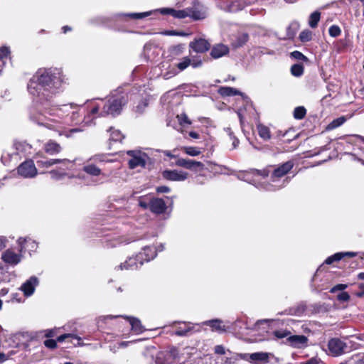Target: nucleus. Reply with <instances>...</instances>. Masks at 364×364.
<instances>
[{"instance_id":"f257e3e1","label":"nucleus","mask_w":364,"mask_h":364,"mask_svg":"<svg viewBox=\"0 0 364 364\" xmlns=\"http://www.w3.org/2000/svg\"><path fill=\"white\" fill-rule=\"evenodd\" d=\"M65 83L60 69L56 68L39 69L28 83V90L33 101L39 105L48 103Z\"/></svg>"},{"instance_id":"f03ea898","label":"nucleus","mask_w":364,"mask_h":364,"mask_svg":"<svg viewBox=\"0 0 364 364\" xmlns=\"http://www.w3.org/2000/svg\"><path fill=\"white\" fill-rule=\"evenodd\" d=\"M75 109H71L64 119L63 122H59L55 119H50V122H53L56 124H53L48 122L47 118L42 114L39 113L38 110L33 109L29 113V119L33 123L37 124L39 126H43L49 129L56 131L59 135H63L68 136L66 134L65 129V127L69 125L70 123H77L80 121L79 113L77 112V105H74Z\"/></svg>"},{"instance_id":"7ed1b4c3","label":"nucleus","mask_w":364,"mask_h":364,"mask_svg":"<svg viewBox=\"0 0 364 364\" xmlns=\"http://www.w3.org/2000/svg\"><path fill=\"white\" fill-rule=\"evenodd\" d=\"M127 98L125 95L117 93L112 95L107 100H99L92 104L90 108V114L98 116L118 115L120 114L122 107L127 104Z\"/></svg>"},{"instance_id":"20e7f679","label":"nucleus","mask_w":364,"mask_h":364,"mask_svg":"<svg viewBox=\"0 0 364 364\" xmlns=\"http://www.w3.org/2000/svg\"><path fill=\"white\" fill-rule=\"evenodd\" d=\"M294 167V163L288 161L274 168L271 173L269 182L264 186V189L274 191L285 186L289 182L288 177L284 178Z\"/></svg>"},{"instance_id":"39448f33","label":"nucleus","mask_w":364,"mask_h":364,"mask_svg":"<svg viewBox=\"0 0 364 364\" xmlns=\"http://www.w3.org/2000/svg\"><path fill=\"white\" fill-rule=\"evenodd\" d=\"M51 100L44 105H41L43 107V109L45 112L49 115V117L45 115V114L42 113L39 108H32L30 111V112L33 110L36 109L38 111L39 113L43 114L47 119L48 120V122L53 124H56L53 122H50V119H55L59 122H63L64 121V119L66 117V114L71 110L75 108L74 106V104H66L60 106H54L50 107Z\"/></svg>"},{"instance_id":"423d86ee","label":"nucleus","mask_w":364,"mask_h":364,"mask_svg":"<svg viewBox=\"0 0 364 364\" xmlns=\"http://www.w3.org/2000/svg\"><path fill=\"white\" fill-rule=\"evenodd\" d=\"M139 205L144 209L149 208L152 213L156 214H161L166 209V204L163 199L149 195L139 198Z\"/></svg>"},{"instance_id":"0eeeda50","label":"nucleus","mask_w":364,"mask_h":364,"mask_svg":"<svg viewBox=\"0 0 364 364\" xmlns=\"http://www.w3.org/2000/svg\"><path fill=\"white\" fill-rule=\"evenodd\" d=\"M327 353L333 357L341 356L348 352V346L342 340L333 338L328 341Z\"/></svg>"},{"instance_id":"6e6552de","label":"nucleus","mask_w":364,"mask_h":364,"mask_svg":"<svg viewBox=\"0 0 364 364\" xmlns=\"http://www.w3.org/2000/svg\"><path fill=\"white\" fill-rule=\"evenodd\" d=\"M127 154L131 157L128 161L130 168L134 169L137 167L144 168L149 159V156L144 152L139 150L128 151Z\"/></svg>"},{"instance_id":"1a4fd4ad","label":"nucleus","mask_w":364,"mask_h":364,"mask_svg":"<svg viewBox=\"0 0 364 364\" xmlns=\"http://www.w3.org/2000/svg\"><path fill=\"white\" fill-rule=\"evenodd\" d=\"M189 17L195 21L203 20L207 17L208 9L198 1H194L191 7H188Z\"/></svg>"},{"instance_id":"9d476101","label":"nucleus","mask_w":364,"mask_h":364,"mask_svg":"<svg viewBox=\"0 0 364 364\" xmlns=\"http://www.w3.org/2000/svg\"><path fill=\"white\" fill-rule=\"evenodd\" d=\"M177 166L182 167L193 171H200L205 169V164L200 161L192 159L178 158L175 162Z\"/></svg>"},{"instance_id":"9b49d317","label":"nucleus","mask_w":364,"mask_h":364,"mask_svg":"<svg viewBox=\"0 0 364 364\" xmlns=\"http://www.w3.org/2000/svg\"><path fill=\"white\" fill-rule=\"evenodd\" d=\"M269 353L265 352H257L253 353L241 354V359L252 364H265L269 362Z\"/></svg>"},{"instance_id":"f8f14e48","label":"nucleus","mask_w":364,"mask_h":364,"mask_svg":"<svg viewBox=\"0 0 364 364\" xmlns=\"http://www.w3.org/2000/svg\"><path fill=\"white\" fill-rule=\"evenodd\" d=\"M18 173L23 178H33L37 175V168L32 160H27L19 165Z\"/></svg>"},{"instance_id":"ddd939ff","label":"nucleus","mask_w":364,"mask_h":364,"mask_svg":"<svg viewBox=\"0 0 364 364\" xmlns=\"http://www.w3.org/2000/svg\"><path fill=\"white\" fill-rule=\"evenodd\" d=\"M163 250V245H160L157 250L153 247H144L137 255L138 259H139V264L142 265L144 262H149L153 259L156 256V251H162Z\"/></svg>"},{"instance_id":"4468645a","label":"nucleus","mask_w":364,"mask_h":364,"mask_svg":"<svg viewBox=\"0 0 364 364\" xmlns=\"http://www.w3.org/2000/svg\"><path fill=\"white\" fill-rule=\"evenodd\" d=\"M270 173V171L268 169H263V170H257V169H252L248 171H245L243 173H242L240 176H238V178L241 180L247 181L250 183H255L257 179L256 178H258L259 176H262V178H265L269 176Z\"/></svg>"},{"instance_id":"2eb2a0df","label":"nucleus","mask_w":364,"mask_h":364,"mask_svg":"<svg viewBox=\"0 0 364 364\" xmlns=\"http://www.w3.org/2000/svg\"><path fill=\"white\" fill-rule=\"evenodd\" d=\"M163 177L171 181H184L188 178V173L180 170H165L162 173Z\"/></svg>"},{"instance_id":"dca6fc26","label":"nucleus","mask_w":364,"mask_h":364,"mask_svg":"<svg viewBox=\"0 0 364 364\" xmlns=\"http://www.w3.org/2000/svg\"><path fill=\"white\" fill-rule=\"evenodd\" d=\"M1 259L5 263L14 266L21 262V255L16 254L11 250L9 249L2 254Z\"/></svg>"},{"instance_id":"f3484780","label":"nucleus","mask_w":364,"mask_h":364,"mask_svg":"<svg viewBox=\"0 0 364 364\" xmlns=\"http://www.w3.org/2000/svg\"><path fill=\"white\" fill-rule=\"evenodd\" d=\"M38 283V281L37 277H31L21 285V290L23 292L26 296H30L34 293Z\"/></svg>"},{"instance_id":"a211bd4d","label":"nucleus","mask_w":364,"mask_h":364,"mask_svg":"<svg viewBox=\"0 0 364 364\" xmlns=\"http://www.w3.org/2000/svg\"><path fill=\"white\" fill-rule=\"evenodd\" d=\"M190 47L196 53H202L209 50L210 44L205 39L199 38L191 42Z\"/></svg>"},{"instance_id":"6ab92c4d","label":"nucleus","mask_w":364,"mask_h":364,"mask_svg":"<svg viewBox=\"0 0 364 364\" xmlns=\"http://www.w3.org/2000/svg\"><path fill=\"white\" fill-rule=\"evenodd\" d=\"M140 266L139 259L136 255V257H129L127 260L124 263L120 264L115 269L120 270H134L138 269Z\"/></svg>"},{"instance_id":"aec40b11","label":"nucleus","mask_w":364,"mask_h":364,"mask_svg":"<svg viewBox=\"0 0 364 364\" xmlns=\"http://www.w3.org/2000/svg\"><path fill=\"white\" fill-rule=\"evenodd\" d=\"M290 345L296 348H301L307 346L308 338L304 335L291 336L287 338Z\"/></svg>"},{"instance_id":"412c9836","label":"nucleus","mask_w":364,"mask_h":364,"mask_svg":"<svg viewBox=\"0 0 364 364\" xmlns=\"http://www.w3.org/2000/svg\"><path fill=\"white\" fill-rule=\"evenodd\" d=\"M36 159L37 165L39 167L43 168H48L59 163H62L64 165L71 163V161L68 159H48L46 158H43L42 159H38L37 157Z\"/></svg>"},{"instance_id":"4be33fe9","label":"nucleus","mask_w":364,"mask_h":364,"mask_svg":"<svg viewBox=\"0 0 364 364\" xmlns=\"http://www.w3.org/2000/svg\"><path fill=\"white\" fill-rule=\"evenodd\" d=\"M228 53L229 48L227 46L218 44L213 46L211 50L210 55L213 58L217 59L227 55Z\"/></svg>"},{"instance_id":"5701e85b","label":"nucleus","mask_w":364,"mask_h":364,"mask_svg":"<svg viewBox=\"0 0 364 364\" xmlns=\"http://www.w3.org/2000/svg\"><path fill=\"white\" fill-rule=\"evenodd\" d=\"M358 255L357 252H337L330 257H328L324 262V263L327 264H331L333 262L340 261L344 257H355Z\"/></svg>"},{"instance_id":"b1692460","label":"nucleus","mask_w":364,"mask_h":364,"mask_svg":"<svg viewBox=\"0 0 364 364\" xmlns=\"http://www.w3.org/2000/svg\"><path fill=\"white\" fill-rule=\"evenodd\" d=\"M44 150L47 154L53 155L58 154L61 151V146L55 141L49 140L47 143L45 144Z\"/></svg>"},{"instance_id":"393cba45","label":"nucleus","mask_w":364,"mask_h":364,"mask_svg":"<svg viewBox=\"0 0 364 364\" xmlns=\"http://www.w3.org/2000/svg\"><path fill=\"white\" fill-rule=\"evenodd\" d=\"M126 319L129 321L131 329L133 332H134L136 334H139L142 333L144 331V328L143 326L141 323V321L134 317H126Z\"/></svg>"},{"instance_id":"a878e982","label":"nucleus","mask_w":364,"mask_h":364,"mask_svg":"<svg viewBox=\"0 0 364 364\" xmlns=\"http://www.w3.org/2000/svg\"><path fill=\"white\" fill-rule=\"evenodd\" d=\"M87 164L85 165L82 170L87 174L92 176H98L102 174L101 169L97 167L95 164L92 161H89Z\"/></svg>"},{"instance_id":"bb28decb","label":"nucleus","mask_w":364,"mask_h":364,"mask_svg":"<svg viewBox=\"0 0 364 364\" xmlns=\"http://www.w3.org/2000/svg\"><path fill=\"white\" fill-rule=\"evenodd\" d=\"M249 40L247 33H238L234 39H232V44L235 48H240L243 46Z\"/></svg>"},{"instance_id":"cd10ccee","label":"nucleus","mask_w":364,"mask_h":364,"mask_svg":"<svg viewBox=\"0 0 364 364\" xmlns=\"http://www.w3.org/2000/svg\"><path fill=\"white\" fill-rule=\"evenodd\" d=\"M10 53V49L7 46H2L0 48V75L3 70V68L5 65V59L7 58Z\"/></svg>"},{"instance_id":"c85d7f7f","label":"nucleus","mask_w":364,"mask_h":364,"mask_svg":"<svg viewBox=\"0 0 364 364\" xmlns=\"http://www.w3.org/2000/svg\"><path fill=\"white\" fill-rule=\"evenodd\" d=\"M257 128L258 134L262 139L264 140H269L271 138L270 131L267 127L262 124H259Z\"/></svg>"},{"instance_id":"c756f323","label":"nucleus","mask_w":364,"mask_h":364,"mask_svg":"<svg viewBox=\"0 0 364 364\" xmlns=\"http://www.w3.org/2000/svg\"><path fill=\"white\" fill-rule=\"evenodd\" d=\"M205 323L208 326H210L213 331L223 332L225 331L224 326H222V321L218 319L210 320L205 321Z\"/></svg>"},{"instance_id":"7c9ffc66","label":"nucleus","mask_w":364,"mask_h":364,"mask_svg":"<svg viewBox=\"0 0 364 364\" xmlns=\"http://www.w3.org/2000/svg\"><path fill=\"white\" fill-rule=\"evenodd\" d=\"M219 93L222 96H235L237 95H241L240 91L233 87H221L219 89Z\"/></svg>"},{"instance_id":"2f4dec72","label":"nucleus","mask_w":364,"mask_h":364,"mask_svg":"<svg viewBox=\"0 0 364 364\" xmlns=\"http://www.w3.org/2000/svg\"><path fill=\"white\" fill-rule=\"evenodd\" d=\"M108 132H109V140L111 141H120L124 138L123 134L119 129L110 127Z\"/></svg>"},{"instance_id":"473e14b6","label":"nucleus","mask_w":364,"mask_h":364,"mask_svg":"<svg viewBox=\"0 0 364 364\" xmlns=\"http://www.w3.org/2000/svg\"><path fill=\"white\" fill-rule=\"evenodd\" d=\"M321 18V13L319 11L313 12L309 18V25L311 28H314L318 26V23L319 22Z\"/></svg>"},{"instance_id":"72a5a7b5","label":"nucleus","mask_w":364,"mask_h":364,"mask_svg":"<svg viewBox=\"0 0 364 364\" xmlns=\"http://www.w3.org/2000/svg\"><path fill=\"white\" fill-rule=\"evenodd\" d=\"M181 150L191 156H197L201 154L200 149L196 146H183Z\"/></svg>"},{"instance_id":"f704fd0d","label":"nucleus","mask_w":364,"mask_h":364,"mask_svg":"<svg viewBox=\"0 0 364 364\" xmlns=\"http://www.w3.org/2000/svg\"><path fill=\"white\" fill-rule=\"evenodd\" d=\"M346 121V119L345 117H340L337 119H333L331 123H329L326 127L328 130H332L340 126H341L343 124L345 123Z\"/></svg>"},{"instance_id":"c9c22d12","label":"nucleus","mask_w":364,"mask_h":364,"mask_svg":"<svg viewBox=\"0 0 364 364\" xmlns=\"http://www.w3.org/2000/svg\"><path fill=\"white\" fill-rule=\"evenodd\" d=\"M191 63V58L186 56L182 58L181 61L176 65L179 71H183L186 69Z\"/></svg>"},{"instance_id":"e433bc0d","label":"nucleus","mask_w":364,"mask_h":364,"mask_svg":"<svg viewBox=\"0 0 364 364\" xmlns=\"http://www.w3.org/2000/svg\"><path fill=\"white\" fill-rule=\"evenodd\" d=\"M304 68L301 64H294L291 68V73L295 77H300L304 73Z\"/></svg>"},{"instance_id":"4c0bfd02","label":"nucleus","mask_w":364,"mask_h":364,"mask_svg":"<svg viewBox=\"0 0 364 364\" xmlns=\"http://www.w3.org/2000/svg\"><path fill=\"white\" fill-rule=\"evenodd\" d=\"M89 161L92 163H102V162H111L112 161L107 159V156L105 154H95L90 157Z\"/></svg>"},{"instance_id":"58836bf2","label":"nucleus","mask_w":364,"mask_h":364,"mask_svg":"<svg viewBox=\"0 0 364 364\" xmlns=\"http://www.w3.org/2000/svg\"><path fill=\"white\" fill-rule=\"evenodd\" d=\"M60 329V328H48V329L43 330L41 332V333H42L43 337H45V338H51L55 337L57 335V333Z\"/></svg>"},{"instance_id":"ea45409f","label":"nucleus","mask_w":364,"mask_h":364,"mask_svg":"<svg viewBox=\"0 0 364 364\" xmlns=\"http://www.w3.org/2000/svg\"><path fill=\"white\" fill-rule=\"evenodd\" d=\"M242 353H235L230 357H227L223 362V364H237V361L241 359Z\"/></svg>"},{"instance_id":"a19ab883","label":"nucleus","mask_w":364,"mask_h":364,"mask_svg":"<svg viewBox=\"0 0 364 364\" xmlns=\"http://www.w3.org/2000/svg\"><path fill=\"white\" fill-rule=\"evenodd\" d=\"M69 338L76 339L78 341H81V338L74 333H64L63 335L58 336L56 340H57V342L62 343V342L65 341V339Z\"/></svg>"},{"instance_id":"79ce46f5","label":"nucleus","mask_w":364,"mask_h":364,"mask_svg":"<svg viewBox=\"0 0 364 364\" xmlns=\"http://www.w3.org/2000/svg\"><path fill=\"white\" fill-rule=\"evenodd\" d=\"M173 17L176 18H185L186 17H189V11L188 8L182 10H174Z\"/></svg>"},{"instance_id":"37998d69","label":"nucleus","mask_w":364,"mask_h":364,"mask_svg":"<svg viewBox=\"0 0 364 364\" xmlns=\"http://www.w3.org/2000/svg\"><path fill=\"white\" fill-rule=\"evenodd\" d=\"M306 115V109L304 107H297L294 109V117L295 119H301Z\"/></svg>"},{"instance_id":"c03bdc74","label":"nucleus","mask_w":364,"mask_h":364,"mask_svg":"<svg viewBox=\"0 0 364 364\" xmlns=\"http://www.w3.org/2000/svg\"><path fill=\"white\" fill-rule=\"evenodd\" d=\"M25 242H28L30 245H31V247L32 249H35L37 247V244L35 242V241H33V240H29L28 241L26 240V239H23L22 237H20L18 240V243L20 246V250L19 251L21 252L24 248V247L23 246V243Z\"/></svg>"},{"instance_id":"a18cd8bd","label":"nucleus","mask_w":364,"mask_h":364,"mask_svg":"<svg viewBox=\"0 0 364 364\" xmlns=\"http://www.w3.org/2000/svg\"><path fill=\"white\" fill-rule=\"evenodd\" d=\"M312 33L309 30H304L299 34V39L302 42H308L311 40Z\"/></svg>"},{"instance_id":"49530a36","label":"nucleus","mask_w":364,"mask_h":364,"mask_svg":"<svg viewBox=\"0 0 364 364\" xmlns=\"http://www.w3.org/2000/svg\"><path fill=\"white\" fill-rule=\"evenodd\" d=\"M328 33L331 37L335 38V37H338V36L341 35V30L338 26L332 25L331 26H330V28L328 29Z\"/></svg>"},{"instance_id":"de8ad7c7","label":"nucleus","mask_w":364,"mask_h":364,"mask_svg":"<svg viewBox=\"0 0 364 364\" xmlns=\"http://www.w3.org/2000/svg\"><path fill=\"white\" fill-rule=\"evenodd\" d=\"M56 339L48 338L43 341V345L48 349L54 350L58 347Z\"/></svg>"},{"instance_id":"09e8293b","label":"nucleus","mask_w":364,"mask_h":364,"mask_svg":"<svg viewBox=\"0 0 364 364\" xmlns=\"http://www.w3.org/2000/svg\"><path fill=\"white\" fill-rule=\"evenodd\" d=\"M353 364H364V355L355 354L351 356V361Z\"/></svg>"},{"instance_id":"8fccbe9b","label":"nucleus","mask_w":364,"mask_h":364,"mask_svg":"<svg viewBox=\"0 0 364 364\" xmlns=\"http://www.w3.org/2000/svg\"><path fill=\"white\" fill-rule=\"evenodd\" d=\"M291 57L294 58L295 60H301V61H307L308 58L303 55L301 52L298 50H295L291 53Z\"/></svg>"},{"instance_id":"3c124183","label":"nucleus","mask_w":364,"mask_h":364,"mask_svg":"<svg viewBox=\"0 0 364 364\" xmlns=\"http://www.w3.org/2000/svg\"><path fill=\"white\" fill-rule=\"evenodd\" d=\"M151 14V12H143V13H131L126 14V16H129L134 19H139L144 17H146Z\"/></svg>"},{"instance_id":"603ef678","label":"nucleus","mask_w":364,"mask_h":364,"mask_svg":"<svg viewBox=\"0 0 364 364\" xmlns=\"http://www.w3.org/2000/svg\"><path fill=\"white\" fill-rule=\"evenodd\" d=\"M208 167L206 168L210 170L211 172L220 173L222 171L221 167L209 161L208 162Z\"/></svg>"},{"instance_id":"864d4df0","label":"nucleus","mask_w":364,"mask_h":364,"mask_svg":"<svg viewBox=\"0 0 364 364\" xmlns=\"http://www.w3.org/2000/svg\"><path fill=\"white\" fill-rule=\"evenodd\" d=\"M129 242H130L129 240H128L127 239H124V238H122V237H120V238L114 239V241L110 242L109 245L110 247H115V246H117V245H119V244H122V243L127 244V243H129Z\"/></svg>"},{"instance_id":"5fc2aeb1","label":"nucleus","mask_w":364,"mask_h":364,"mask_svg":"<svg viewBox=\"0 0 364 364\" xmlns=\"http://www.w3.org/2000/svg\"><path fill=\"white\" fill-rule=\"evenodd\" d=\"M290 332L288 331H276L274 332V335L278 338H283L289 335Z\"/></svg>"},{"instance_id":"6e6d98bb","label":"nucleus","mask_w":364,"mask_h":364,"mask_svg":"<svg viewBox=\"0 0 364 364\" xmlns=\"http://www.w3.org/2000/svg\"><path fill=\"white\" fill-rule=\"evenodd\" d=\"M190 65L194 68H199L202 65V60L198 58H192Z\"/></svg>"},{"instance_id":"4d7b16f0","label":"nucleus","mask_w":364,"mask_h":364,"mask_svg":"<svg viewBox=\"0 0 364 364\" xmlns=\"http://www.w3.org/2000/svg\"><path fill=\"white\" fill-rule=\"evenodd\" d=\"M130 342L129 341H122L120 342L117 346H114L113 347L110 346V350L113 351L114 353L116 352L117 349H119V348H125L127 347Z\"/></svg>"},{"instance_id":"13d9d810","label":"nucleus","mask_w":364,"mask_h":364,"mask_svg":"<svg viewBox=\"0 0 364 364\" xmlns=\"http://www.w3.org/2000/svg\"><path fill=\"white\" fill-rule=\"evenodd\" d=\"M321 362V359L316 356L309 359L305 362H302L300 364H319Z\"/></svg>"},{"instance_id":"bf43d9fd","label":"nucleus","mask_w":364,"mask_h":364,"mask_svg":"<svg viewBox=\"0 0 364 364\" xmlns=\"http://www.w3.org/2000/svg\"><path fill=\"white\" fill-rule=\"evenodd\" d=\"M174 10L175 9L170 8H163L159 9V11L163 15H171L173 16Z\"/></svg>"},{"instance_id":"052dcab7","label":"nucleus","mask_w":364,"mask_h":364,"mask_svg":"<svg viewBox=\"0 0 364 364\" xmlns=\"http://www.w3.org/2000/svg\"><path fill=\"white\" fill-rule=\"evenodd\" d=\"M191 331L190 328H184V329H178L176 331L175 334L179 336H184L188 334V333Z\"/></svg>"},{"instance_id":"680f3d73","label":"nucleus","mask_w":364,"mask_h":364,"mask_svg":"<svg viewBox=\"0 0 364 364\" xmlns=\"http://www.w3.org/2000/svg\"><path fill=\"white\" fill-rule=\"evenodd\" d=\"M350 299V296L347 292H341L338 295V299L342 301H347Z\"/></svg>"},{"instance_id":"e2e57ef3","label":"nucleus","mask_w":364,"mask_h":364,"mask_svg":"<svg viewBox=\"0 0 364 364\" xmlns=\"http://www.w3.org/2000/svg\"><path fill=\"white\" fill-rule=\"evenodd\" d=\"M147 105H148L147 101L144 100L141 103H140L139 105H138L136 107V111L139 112H142L144 110V108L146 107L147 106Z\"/></svg>"},{"instance_id":"0e129e2a","label":"nucleus","mask_w":364,"mask_h":364,"mask_svg":"<svg viewBox=\"0 0 364 364\" xmlns=\"http://www.w3.org/2000/svg\"><path fill=\"white\" fill-rule=\"evenodd\" d=\"M215 353L220 355L225 353V348L223 346L218 345L215 347Z\"/></svg>"},{"instance_id":"69168bd1","label":"nucleus","mask_w":364,"mask_h":364,"mask_svg":"<svg viewBox=\"0 0 364 364\" xmlns=\"http://www.w3.org/2000/svg\"><path fill=\"white\" fill-rule=\"evenodd\" d=\"M156 191L159 193H168L170 188L168 186H161L156 188Z\"/></svg>"},{"instance_id":"338daca9","label":"nucleus","mask_w":364,"mask_h":364,"mask_svg":"<svg viewBox=\"0 0 364 364\" xmlns=\"http://www.w3.org/2000/svg\"><path fill=\"white\" fill-rule=\"evenodd\" d=\"M346 287H347L346 284H337L336 286H335L334 287L332 288L331 292H335L336 291H341V290L345 289Z\"/></svg>"},{"instance_id":"774afa93","label":"nucleus","mask_w":364,"mask_h":364,"mask_svg":"<svg viewBox=\"0 0 364 364\" xmlns=\"http://www.w3.org/2000/svg\"><path fill=\"white\" fill-rule=\"evenodd\" d=\"M183 46H173L172 48H171V53H174V54H180L182 53V50H183Z\"/></svg>"}]
</instances>
